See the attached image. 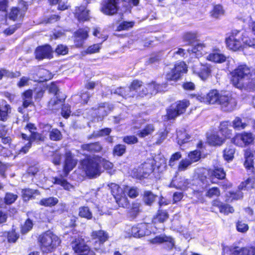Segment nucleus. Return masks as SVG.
I'll return each instance as SVG.
<instances>
[{
    "label": "nucleus",
    "mask_w": 255,
    "mask_h": 255,
    "mask_svg": "<svg viewBox=\"0 0 255 255\" xmlns=\"http://www.w3.org/2000/svg\"><path fill=\"white\" fill-rule=\"evenodd\" d=\"M230 83L235 88L248 92L255 91V69L239 64L229 73Z\"/></svg>",
    "instance_id": "f257e3e1"
},
{
    "label": "nucleus",
    "mask_w": 255,
    "mask_h": 255,
    "mask_svg": "<svg viewBox=\"0 0 255 255\" xmlns=\"http://www.w3.org/2000/svg\"><path fill=\"white\" fill-rule=\"evenodd\" d=\"M81 169L89 178H94L100 175L101 166L106 170H111L114 166L112 162L99 155H87L80 161Z\"/></svg>",
    "instance_id": "f03ea898"
},
{
    "label": "nucleus",
    "mask_w": 255,
    "mask_h": 255,
    "mask_svg": "<svg viewBox=\"0 0 255 255\" xmlns=\"http://www.w3.org/2000/svg\"><path fill=\"white\" fill-rule=\"evenodd\" d=\"M64 156L63 174L54 177L53 184L60 185L65 190L69 191L74 188V186L65 178L68 177L70 172L76 166L78 161L74 158V155L70 151L66 152Z\"/></svg>",
    "instance_id": "7ed1b4c3"
},
{
    "label": "nucleus",
    "mask_w": 255,
    "mask_h": 255,
    "mask_svg": "<svg viewBox=\"0 0 255 255\" xmlns=\"http://www.w3.org/2000/svg\"><path fill=\"white\" fill-rule=\"evenodd\" d=\"M25 130H28L30 134L28 136L26 133L21 132L19 136L24 140L28 142L22 146L18 151V154H24L27 153L32 147V143L35 142L38 144L44 141L46 137L42 133L36 131L37 128L35 124L31 123H27L24 128Z\"/></svg>",
    "instance_id": "20e7f679"
},
{
    "label": "nucleus",
    "mask_w": 255,
    "mask_h": 255,
    "mask_svg": "<svg viewBox=\"0 0 255 255\" xmlns=\"http://www.w3.org/2000/svg\"><path fill=\"white\" fill-rule=\"evenodd\" d=\"M37 240L39 249L43 254L53 252L61 243L60 238L50 230L39 234Z\"/></svg>",
    "instance_id": "39448f33"
},
{
    "label": "nucleus",
    "mask_w": 255,
    "mask_h": 255,
    "mask_svg": "<svg viewBox=\"0 0 255 255\" xmlns=\"http://www.w3.org/2000/svg\"><path fill=\"white\" fill-rule=\"evenodd\" d=\"M190 105V101L186 99L178 100L171 104L166 109V114L164 116L165 121L175 120L177 117L186 113Z\"/></svg>",
    "instance_id": "423d86ee"
},
{
    "label": "nucleus",
    "mask_w": 255,
    "mask_h": 255,
    "mask_svg": "<svg viewBox=\"0 0 255 255\" xmlns=\"http://www.w3.org/2000/svg\"><path fill=\"white\" fill-rule=\"evenodd\" d=\"M241 31L233 29L226 34L225 43L226 48L232 51L236 52L242 50L244 47L243 35H240Z\"/></svg>",
    "instance_id": "0eeeda50"
},
{
    "label": "nucleus",
    "mask_w": 255,
    "mask_h": 255,
    "mask_svg": "<svg viewBox=\"0 0 255 255\" xmlns=\"http://www.w3.org/2000/svg\"><path fill=\"white\" fill-rule=\"evenodd\" d=\"M90 240L85 241L82 236L74 238L71 243L74 255H96L92 248L87 244Z\"/></svg>",
    "instance_id": "6e6552de"
},
{
    "label": "nucleus",
    "mask_w": 255,
    "mask_h": 255,
    "mask_svg": "<svg viewBox=\"0 0 255 255\" xmlns=\"http://www.w3.org/2000/svg\"><path fill=\"white\" fill-rule=\"evenodd\" d=\"M155 165L153 162L145 161L141 164L133 171L134 177L138 180L147 178L151 175V177L157 178L158 175L155 172Z\"/></svg>",
    "instance_id": "1a4fd4ad"
},
{
    "label": "nucleus",
    "mask_w": 255,
    "mask_h": 255,
    "mask_svg": "<svg viewBox=\"0 0 255 255\" xmlns=\"http://www.w3.org/2000/svg\"><path fill=\"white\" fill-rule=\"evenodd\" d=\"M108 186L117 204L120 207L128 208V206L129 205V201L127 197H124V191L120 185L115 183H110Z\"/></svg>",
    "instance_id": "9d476101"
},
{
    "label": "nucleus",
    "mask_w": 255,
    "mask_h": 255,
    "mask_svg": "<svg viewBox=\"0 0 255 255\" xmlns=\"http://www.w3.org/2000/svg\"><path fill=\"white\" fill-rule=\"evenodd\" d=\"M188 72V67L184 61L176 63L173 68L166 74L167 81L177 82Z\"/></svg>",
    "instance_id": "9b49d317"
},
{
    "label": "nucleus",
    "mask_w": 255,
    "mask_h": 255,
    "mask_svg": "<svg viewBox=\"0 0 255 255\" xmlns=\"http://www.w3.org/2000/svg\"><path fill=\"white\" fill-rule=\"evenodd\" d=\"M254 139L252 132L243 131L236 133L231 138V143L236 146L244 147L252 144Z\"/></svg>",
    "instance_id": "f8f14e48"
},
{
    "label": "nucleus",
    "mask_w": 255,
    "mask_h": 255,
    "mask_svg": "<svg viewBox=\"0 0 255 255\" xmlns=\"http://www.w3.org/2000/svg\"><path fill=\"white\" fill-rule=\"evenodd\" d=\"M149 223H141L132 226L128 232L130 237L139 238L151 235L153 232Z\"/></svg>",
    "instance_id": "ddd939ff"
},
{
    "label": "nucleus",
    "mask_w": 255,
    "mask_h": 255,
    "mask_svg": "<svg viewBox=\"0 0 255 255\" xmlns=\"http://www.w3.org/2000/svg\"><path fill=\"white\" fill-rule=\"evenodd\" d=\"M167 84L162 83L161 84L157 83L154 81H152L146 84V87H143L137 95L139 97H143L148 94H155L158 93L162 92L164 89L166 88Z\"/></svg>",
    "instance_id": "4468645a"
},
{
    "label": "nucleus",
    "mask_w": 255,
    "mask_h": 255,
    "mask_svg": "<svg viewBox=\"0 0 255 255\" xmlns=\"http://www.w3.org/2000/svg\"><path fill=\"white\" fill-rule=\"evenodd\" d=\"M119 0H103L100 11L105 15L113 16L116 14L120 8Z\"/></svg>",
    "instance_id": "2eb2a0df"
},
{
    "label": "nucleus",
    "mask_w": 255,
    "mask_h": 255,
    "mask_svg": "<svg viewBox=\"0 0 255 255\" xmlns=\"http://www.w3.org/2000/svg\"><path fill=\"white\" fill-rule=\"evenodd\" d=\"M254 157V153L250 149L248 148L245 150V161L243 163V165L248 175L255 178V167Z\"/></svg>",
    "instance_id": "dca6fc26"
},
{
    "label": "nucleus",
    "mask_w": 255,
    "mask_h": 255,
    "mask_svg": "<svg viewBox=\"0 0 255 255\" xmlns=\"http://www.w3.org/2000/svg\"><path fill=\"white\" fill-rule=\"evenodd\" d=\"M53 50L48 44L37 46L34 51L35 58L38 60L44 59H50L53 58Z\"/></svg>",
    "instance_id": "f3484780"
},
{
    "label": "nucleus",
    "mask_w": 255,
    "mask_h": 255,
    "mask_svg": "<svg viewBox=\"0 0 255 255\" xmlns=\"http://www.w3.org/2000/svg\"><path fill=\"white\" fill-rule=\"evenodd\" d=\"M21 98L22 105L17 108V111L18 113L23 114L24 112V109L34 106L33 100V90L31 89L24 90L21 93Z\"/></svg>",
    "instance_id": "a211bd4d"
},
{
    "label": "nucleus",
    "mask_w": 255,
    "mask_h": 255,
    "mask_svg": "<svg viewBox=\"0 0 255 255\" xmlns=\"http://www.w3.org/2000/svg\"><path fill=\"white\" fill-rule=\"evenodd\" d=\"M217 105L224 108L225 111H231L237 105V101L231 95L220 94Z\"/></svg>",
    "instance_id": "6ab92c4d"
},
{
    "label": "nucleus",
    "mask_w": 255,
    "mask_h": 255,
    "mask_svg": "<svg viewBox=\"0 0 255 255\" xmlns=\"http://www.w3.org/2000/svg\"><path fill=\"white\" fill-rule=\"evenodd\" d=\"M89 28L88 27L78 29L74 34V43L76 47H83L86 40L89 37Z\"/></svg>",
    "instance_id": "aec40b11"
},
{
    "label": "nucleus",
    "mask_w": 255,
    "mask_h": 255,
    "mask_svg": "<svg viewBox=\"0 0 255 255\" xmlns=\"http://www.w3.org/2000/svg\"><path fill=\"white\" fill-rule=\"evenodd\" d=\"M193 72L203 80L206 79L211 73V66L207 63H198L192 67Z\"/></svg>",
    "instance_id": "412c9836"
},
{
    "label": "nucleus",
    "mask_w": 255,
    "mask_h": 255,
    "mask_svg": "<svg viewBox=\"0 0 255 255\" xmlns=\"http://www.w3.org/2000/svg\"><path fill=\"white\" fill-rule=\"evenodd\" d=\"M91 239L93 240L94 246L103 245L109 239L108 233L102 230L92 231L90 234Z\"/></svg>",
    "instance_id": "4be33fe9"
},
{
    "label": "nucleus",
    "mask_w": 255,
    "mask_h": 255,
    "mask_svg": "<svg viewBox=\"0 0 255 255\" xmlns=\"http://www.w3.org/2000/svg\"><path fill=\"white\" fill-rule=\"evenodd\" d=\"M169 218V214L167 210L158 207L155 214L153 216L151 223L155 228L159 224H164Z\"/></svg>",
    "instance_id": "5701e85b"
},
{
    "label": "nucleus",
    "mask_w": 255,
    "mask_h": 255,
    "mask_svg": "<svg viewBox=\"0 0 255 255\" xmlns=\"http://www.w3.org/2000/svg\"><path fill=\"white\" fill-rule=\"evenodd\" d=\"M231 127V123L229 121H222L219 126L218 130L225 141L229 139L231 140L233 137V130L230 128Z\"/></svg>",
    "instance_id": "b1692460"
},
{
    "label": "nucleus",
    "mask_w": 255,
    "mask_h": 255,
    "mask_svg": "<svg viewBox=\"0 0 255 255\" xmlns=\"http://www.w3.org/2000/svg\"><path fill=\"white\" fill-rule=\"evenodd\" d=\"M81 149L90 153L94 154L101 152L103 147L100 141L92 142L81 145Z\"/></svg>",
    "instance_id": "393cba45"
},
{
    "label": "nucleus",
    "mask_w": 255,
    "mask_h": 255,
    "mask_svg": "<svg viewBox=\"0 0 255 255\" xmlns=\"http://www.w3.org/2000/svg\"><path fill=\"white\" fill-rule=\"evenodd\" d=\"M211 204L213 208H218L220 212L224 215H227L234 212V209L232 206L229 204L223 203L218 199L213 200Z\"/></svg>",
    "instance_id": "a878e982"
},
{
    "label": "nucleus",
    "mask_w": 255,
    "mask_h": 255,
    "mask_svg": "<svg viewBox=\"0 0 255 255\" xmlns=\"http://www.w3.org/2000/svg\"><path fill=\"white\" fill-rule=\"evenodd\" d=\"M89 11L84 6H79L75 7L74 13V16L79 22H84L90 20Z\"/></svg>",
    "instance_id": "bb28decb"
},
{
    "label": "nucleus",
    "mask_w": 255,
    "mask_h": 255,
    "mask_svg": "<svg viewBox=\"0 0 255 255\" xmlns=\"http://www.w3.org/2000/svg\"><path fill=\"white\" fill-rule=\"evenodd\" d=\"M207 59L216 63H222L226 61L227 58L224 54L221 53L219 49L215 48L207 56Z\"/></svg>",
    "instance_id": "cd10ccee"
},
{
    "label": "nucleus",
    "mask_w": 255,
    "mask_h": 255,
    "mask_svg": "<svg viewBox=\"0 0 255 255\" xmlns=\"http://www.w3.org/2000/svg\"><path fill=\"white\" fill-rule=\"evenodd\" d=\"M225 140L217 132H212L206 136V142L212 146H220L225 142Z\"/></svg>",
    "instance_id": "c85d7f7f"
},
{
    "label": "nucleus",
    "mask_w": 255,
    "mask_h": 255,
    "mask_svg": "<svg viewBox=\"0 0 255 255\" xmlns=\"http://www.w3.org/2000/svg\"><path fill=\"white\" fill-rule=\"evenodd\" d=\"M11 113V107L5 100L0 103V121L5 122Z\"/></svg>",
    "instance_id": "c756f323"
},
{
    "label": "nucleus",
    "mask_w": 255,
    "mask_h": 255,
    "mask_svg": "<svg viewBox=\"0 0 255 255\" xmlns=\"http://www.w3.org/2000/svg\"><path fill=\"white\" fill-rule=\"evenodd\" d=\"M149 243L152 245L161 244L163 243H168L172 248L174 246V241L172 237L167 236L165 234L156 236L148 240Z\"/></svg>",
    "instance_id": "7c9ffc66"
},
{
    "label": "nucleus",
    "mask_w": 255,
    "mask_h": 255,
    "mask_svg": "<svg viewBox=\"0 0 255 255\" xmlns=\"http://www.w3.org/2000/svg\"><path fill=\"white\" fill-rule=\"evenodd\" d=\"M208 172L209 177L212 180H213L214 179L222 180L225 179L226 177V173L222 167L216 166L213 169L209 170Z\"/></svg>",
    "instance_id": "2f4dec72"
},
{
    "label": "nucleus",
    "mask_w": 255,
    "mask_h": 255,
    "mask_svg": "<svg viewBox=\"0 0 255 255\" xmlns=\"http://www.w3.org/2000/svg\"><path fill=\"white\" fill-rule=\"evenodd\" d=\"M220 94L217 89L211 90L204 98V102L211 105L217 104Z\"/></svg>",
    "instance_id": "473e14b6"
},
{
    "label": "nucleus",
    "mask_w": 255,
    "mask_h": 255,
    "mask_svg": "<svg viewBox=\"0 0 255 255\" xmlns=\"http://www.w3.org/2000/svg\"><path fill=\"white\" fill-rule=\"evenodd\" d=\"M198 37L197 32L194 31H186L182 35L183 41L186 42L188 45L197 42L199 40Z\"/></svg>",
    "instance_id": "72a5a7b5"
},
{
    "label": "nucleus",
    "mask_w": 255,
    "mask_h": 255,
    "mask_svg": "<svg viewBox=\"0 0 255 255\" xmlns=\"http://www.w3.org/2000/svg\"><path fill=\"white\" fill-rule=\"evenodd\" d=\"M39 191L37 189L24 188L21 190V198L24 202H26L35 199V195H39Z\"/></svg>",
    "instance_id": "f704fd0d"
},
{
    "label": "nucleus",
    "mask_w": 255,
    "mask_h": 255,
    "mask_svg": "<svg viewBox=\"0 0 255 255\" xmlns=\"http://www.w3.org/2000/svg\"><path fill=\"white\" fill-rule=\"evenodd\" d=\"M246 247H227L224 249V255H245Z\"/></svg>",
    "instance_id": "c9c22d12"
},
{
    "label": "nucleus",
    "mask_w": 255,
    "mask_h": 255,
    "mask_svg": "<svg viewBox=\"0 0 255 255\" xmlns=\"http://www.w3.org/2000/svg\"><path fill=\"white\" fill-rule=\"evenodd\" d=\"M255 178L250 177L244 181L241 182L238 187V189L241 191H250L255 188Z\"/></svg>",
    "instance_id": "e433bc0d"
},
{
    "label": "nucleus",
    "mask_w": 255,
    "mask_h": 255,
    "mask_svg": "<svg viewBox=\"0 0 255 255\" xmlns=\"http://www.w3.org/2000/svg\"><path fill=\"white\" fill-rule=\"evenodd\" d=\"M140 203L136 201L133 202L129 208L128 214L131 219H134L137 217L140 211Z\"/></svg>",
    "instance_id": "4c0bfd02"
},
{
    "label": "nucleus",
    "mask_w": 255,
    "mask_h": 255,
    "mask_svg": "<svg viewBox=\"0 0 255 255\" xmlns=\"http://www.w3.org/2000/svg\"><path fill=\"white\" fill-rule=\"evenodd\" d=\"M127 152V146L124 144L118 143L112 149V155L114 157H121Z\"/></svg>",
    "instance_id": "58836bf2"
},
{
    "label": "nucleus",
    "mask_w": 255,
    "mask_h": 255,
    "mask_svg": "<svg viewBox=\"0 0 255 255\" xmlns=\"http://www.w3.org/2000/svg\"><path fill=\"white\" fill-rule=\"evenodd\" d=\"M154 130L155 128L152 124H147L142 129L137 131V135L139 137L144 138L147 136L151 135Z\"/></svg>",
    "instance_id": "ea45409f"
},
{
    "label": "nucleus",
    "mask_w": 255,
    "mask_h": 255,
    "mask_svg": "<svg viewBox=\"0 0 255 255\" xmlns=\"http://www.w3.org/2000/svg\"><path fill=\"white\" fill-rule=\"evenodd\" d=\"M235 148L232 145L227 146L223 151L224 159L228 162L232 161L234 158Z\"/></svg>",
    "instance_id": "a19ab883"
},
{
    "label": "nucleus",
    "mask_w": 255,
    "mask_h": 255,
    "mask_svg": "<svg viewBox=\"0 0 255 255\" xmlns=\"http://www.w3.org/2000/svg\"><path fill=\"white\" fill-rule=\"evenodd\" d=\"M58 201L59 200L56 197H50L42 198L39 201L38 204L46 207H52L57 204Z\"/></svg>",
    "instance_id": "79ce46f5"
},
{
    "label": "nucleus",
    "mask_w": 255,
    "mask_h": 255,
    "mask_svg": "<svg viewBox=\"0 0 255 255\" xmlns=\"http://www.w3.org/2000/svg\"><path fill=\"white\" fill-rule=\"evenodd\" d=\"M210 16L215 18H219L225 13V10L221 4H217L213 6L210 12Z\"/></svg>",
    "instance_id": "37998d69"
},
{
    "label": "nucleus",
    "mask_w": 255,
    "mask_h": 255,
    "mask_svg": "<svg viewBox=\"0 0 255 255\" xmlns=\"http://www.w3.org/2000/svg\"><path fill=\"white\" fill-rule=\"evenodd\" d=\"M34 223L30 218H27L20 227V232L21 235H25L30 232L33 227Z\"/></svg>",
    "instance_id": "c03bdc74"
},
{
    "label": "nucleus",
    "mask_w": 255,
    "mask_h": 255,
    "mask_svg": "<svg viewBox=\"0 0 255 255\" xmlns=\"http://www.w3.org/2000/svg\"><path fill=\"white\" fill-rule=\"evenodd\" d=\"M157 195L153 194L150 190H145L142 194V199L144 203L147 205H151L155 201Z\"/></svg>",
    "instance_id": "a18cd8bd"
},
{
    "label": "nucleus",
    "mask_w": 255,
    "mask_h": 255,
    "mask_svg": "<svg viewBox=\"0 0 255 255\" xmlns=\"http://www.w3.org/2000/svg\"><path fill=\"white\" fill-rule=\"evenodd\" d=\"M135 25L134 21H122L117 26L116 31H128L132 28Z\"/></svg>",
    "instance_id": "49530a36"
},
{
    "label": "nucleus",
    "mask_w": 255,
    "mask_h": 255,
    "mask_svg": "<svg viewBox=\"0 0 255 255\" xmlns=\"http://www.w3.org/2000/svg\"><path fill=\"white\" fill-rule=\"evenodd\" d=\"M46 89L48 90L49 94H52L54 96H57L64 94L62 92L60 91L58 86L57 85V82H51L46 86Z\"/></svg>",
    "instance_id": "de8ad7c7"
},
{
    "label": "nucleus",
    "mask_w": 255,
    "mask_h": 255,
    "mask_svg": "<svg viewBox=\"0 0 255 255\" xmlns=\"http://www.w3.org/2000/svg\"><path fill=\"white\" fill-rule=\"evenodd\" d=\"M24 13H22L20 8L18 7H12L8 14V18L12 21H15L18 16L22 18L24 17Z\"/></svg>",
    "instance_id": "09e8293b"
},
{
    "label": "nucleus",
    "mask_w": 255,
    "mask_h": 255,
    "mask_svg": "<svg viewBox=\"0 0 255 255\" xmlns=\"http://www.w3.org/2000/svg\"><path fill=\"white\" fill-rule=\"evenodd\" d=\"M205 47V45L204 43H197L190 50L188 49V51L191 52L194 54L197 57H201L203 54V50Z\"/></svg>",
    "instance_id": "8fccbe9b"
},
{
    "label": "nucleus",
    "mask_w": 255,
    "mask_h": 255,
    "mask_svg": "<svg viewBox=\"0 0 255 255\" xmlns=\"http://www.w3.org/2000/svg\"><path fill=\"white\" fill-rule=\"evenodd\" d=\"M232 123L233 128L238 130H243L247 126V123L243 122L242 119L239 117H236Z\"/></svg>",
    "instance_id": "3c124183"
},
{
    "label": "nucleus",
    "mask_w": 255,
    "mask_h": 255,
    "mask_svg": "<svg viewBox=\"0 0 255 255\" xmlns=\"http://www.w3.org/2000/svg\"><path fill=\"white\" fill-rule=\"evenodd\" d=\"M6 239L8 243H15L19 238V235L16 233L15 229H11L6 232Z\"/></svg>",
    "instance_id": "603ef678"
},
{
    "label": "nucleus",
    "mask_w": 255,
    "mask_h": 255,
    "mask_svg": "<svg viewBox=\"0 0 255 255\" xmlns=\"http://www.w3.org/2000/svg\"><path fill=\"white\" fill-rule=\"evenodd\" d=\"M79 216L87 220H91L93 217L92 213L87 206H82L79 208Z\"/></svg>",
    "instance_id": "864d4df0"
},
{
    "label": "nucleus",
    "mask_w": 255,
    "mask_h": 255,
    "mask_svg": "<svg viewBox=\"0 0 255 255\" xmlns=\"http://www.w3.org/2000/svg\"><path fill=\"white\" fill-rule=\"evenodd\" d=\"M197 180L198 183L201 182L202 184L199 186V189L204 190L208 183V177L205 172H200L197 173Z\"/></svg>",
    "instance_id": "5fc2aeb1"
},
{
    "label": "nucleus",
    "mask_w": 255,
    "mask_h": 255,
    "mask_svg": "<svg viewBox=\"0 0 255 255\" xmlns=\"http://www.w3.org/2000/svg\"><path fill=\"white\" fill-rule=\"evenodd\" d=\"M229 200L231 201L242 199L244 197V194L241 190L238 189L236 191H231L228 192L227 195Z\"/></svg>",
    "instance_id": "6e6d98bb"
},
{
    "label": "nucleus",
    "mask_w": 255,
    "mask_h": 255,
    "mask_svg": "<svg viewBox=\"0 0 255 255\" xmlns=\"http://www.w3.org/2000/svg\"><path fill=\"white\" fill-rule=\"evenodd\" d=\"M56 98V100L53 102L49 101L47 104V107L49 109L51 110H53V107L59 103H63L65 102V101L67 98V96L65 94H61V95H59L57 96H55Z\"/></svg>",
    "instance_id": "4d7b16f0"
},
{
    "label": "nucleus",
    "mask_w": 255,
    "mask_h": 255,
    "mask_svg": "<svg viewBox=\"0 0 255 255\" xmlns=\"http://www.w3.org/2000/svg\"><path fill=\"white\" fill-rule=\"evenodd\" d=\"M112 131V129L109 128H105L100 129L98 133L93 132L92 134L88 136V139H90L92 138H96L98 137L109 135Z\"/></svg>",
    "instance_id": "13d9d810"
},
{
    "label": "nucleus",
    "mask_w": 255,
    "mask_h": 255,
    "mask_svg": "<svg viewBox=\"0 0 255 255\" xmlns=\"http://www.w3.org/2000/svg\"><path fill=\"white\" fill-rule=\"evenodd\" d=\"M143 85V82L138 79H134L130 83L128 89L130 91L137 92Z\"/></svg>",
    "instance_id": "bf43d9fd"
},
{
    "label": "nucleus",
    "mask_w": 255,
    "mask_h": 255,
    "mask_svg": "<svg viewBox=\"0 0 255 255\" xmlns=\"http://www.w3.org/2000/svg\"><path fill=\"white\" fill-rule=\"evenodd\" d=\"M49 138L53 141H59L62 138V133L57 128H52L49 132Z\"/></svg>",
    "instance_id": "052dcab7"
},
{
    "label": "nucleus",
    "mask_w": 255,
    "mask_h": 255,
    "mask_svg": "<svg viewBox=\"0 0 255 255\" xmlns=\"http://www.w3.org/2000/svg\"><path fill=\"white\" fill-rule=\"evenodd\" d=\"M188 159L192 163L198 161L201 157V153L198 150H194L188 153Z\"/></svg>",
    "instance_id": "680f3d73"
},
{
    "label": "nucleus",
    "mask_w": 255,
    "mask_h": 255,
    "mask_svg": "<svg viewBox=\"0 0 255 255\" xmlns=\"http://www.w3.org/2000/svg\"><path fill=\"white\" fill-rule=\"evenodd\" d=\"M102 47V43L93 44L88 46L85 50V52L86 54H92L99 52Z\"/></svg>",
    "instance_id": "e2e57ef3"
},
{
    "label": "nucleus",
    "mask_w": 255,
    "mask_h": 255,
    "mask_svg": "<svg viewBox=\"0 0 255 255\" xmlns=\"http://www.w3.org/2000/svg\"><path fill=\"white\" fill-rule=\"evenodd\" d=\"M16 194L10 192H6L3 198L4 202L6 205H10L13 203L17 199Z\"/></svg>",
    "instance_id": "0e129e2a"
},
{
    "label": "nucleus",
    "mask_w": 255,
    "mask_h": 255,
    "mask_svg": "<svg viewBox=\"0 0 255 255\" xmlns=\"http://www.w3.org/2000/svg\"><path fill=\"white\" fill-rule=\"evenodd\" d=\"M69 48L65 45L58 44L55 49V52L57 56L65 55L68 53Z\"/></svg>",
    "instance_id": "69168bd1"
},
{
    "label": "nucleus",
    "mask_w": 255,
    "mask_h": 255,
    "mask_svg": "<svg viewBox=\"0 0 255 255\" xmlns=\"http://www.w3.org/2000/svg\"><path fill=\"white\" fill-rule=\"evenodd\" d=\"M123 141L128 145H132L138 142L137 137L133 135H128L123 137Z\"/></svg>",
    "instance_id": "338daca9"
},
{
    "label": "nucleus",
    "mask_w": 255,
    "mask_h": 255,
    "mask_svg": "<svg viewBox=\"0 0 255 255\" xmlns=\"http://www.w3.org/2000/svg\"><path fill=\"white\" fill-rule=\"evenodd\" d=\"M236 226L237 230L240 233H246L249 229L248 225L242 220H238L236 222Z\"/></svg>",
    "instance_id": "774afa93"
}]
</instances>
